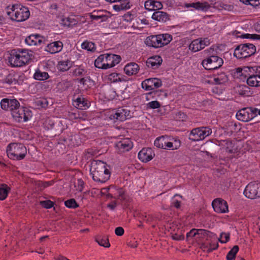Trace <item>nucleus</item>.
I'll list each match as a JSON object with an SVG mask.
<instances>
[{
	"label": "nucleus",
	"mask_w": 260,
	"mask_h": 260,
	"mask_svg": "<svg viewBox=\"0 0 260 260\" xmlns=\"http://www.w3.org/2000/svg\"><path fill=\"white\" fill-rule=\"evenodd\" d=\"M110 167L100 160H92L90 164V173L94 181L105 183L111 175Z\"/></svg>",
	"instance_id": "f257e3e1"
},
{
	"label": "nucleus",
	"mask_w": 260,
	"mask_h": 260,
	"mask_svg": "<svg viewBox=\"0 0 260 260\" xmlns=\"http://www.w3.org/2000/svg\"><path fill=\"white\" fill-rule=\"evenodd\" d=\"M31 54L27 50L18 49L12 50L9 62L12 67H20L27 64L31 59Z\"/></svg>",
	"instance_id": "f03ea898"
},
{
	"label": "nucleus",
	"mask_w": 260,
	"mask_h": 260,
	"mask_svg": "<svg viewBox=\"0 0 260 260\" xmlns=\"http://www.w3.org/2000/svg\"><path fill=\"white\" fill-rule=\"evenodd\" d=\"M121 57L114 54H101L94 61L95 67L101 69H108L120 62Z\"/></svg>",
	"instance_id": "7ed1b4c3"
},
{
	"label": "nucleus",
	"mask_w": 260,
	"mask_h": 260,
	"mask_svg": "<svg viewBox=\"0 0 260 260\" xmlns=\"http://www.w3.org/2000/svg\"><path fill=\"white\" fill-rule=\"evenodd\" d=\"M207 54V56L202 60V64L206 70H216L220 68L223 60L222 58L217 56L214 52L213 48H210L204 51Z\"/></svg>",
	"instance_id": "20e7f679"
},
{
	"label": "nucleus",
	"mask_w": 260,
	"mask_h": 260,
	"mask_svg": "<svg viewBox=\"0 0 260 260\" xmlns=\"http://www.w3.org/2000/svg\"><path fill=\"white\" fill-rule=\"evenodd\" d=\"M172 40V36L171 35L163 34L148 36L144 42L147 46L158 48L168 45Z\"/></svg>",
	"instance_id": "39448f33"
},
{
	"label": "nucleus",
	"mask_w": 260,
	"mask_h": 260,
	"mask_svg": "<svg viewBox=\"0 0 260 260\" xmlns=\"http://www.w3.org/2000/svg\"><path fill=\"white\" fill-rule=\"evenodd\" d=\"M7 155L11 159L20 160L24 158L27 154L26 147L21 143H12L7 148Z\"/></svg>",
	"instance_id": "423d86ee"
},
{
	"label": "nucleus",
	"mask_w": 260,
	"mask_h": 260,
	"mask_svg": "<svg viewBox=\"0 0 260 260\" xmlns=\"http://www.w3.org/2000/svg\"><path fill=\"white\" fill-rule=\"evenodd\" d=\"M7 14L12 20L21 22L29 18L30 12L28 8L17 4L12 6L10 11L7 12Z\"/></svg>",
	"instance_id": "0eeeda50"
},
{
	"label": "nucleus",
	"mask_w": 260,
	"mask_h": 260,
	"mask_svg": "<svg viewBox=\"0 0 260 260\" xmlns=\"http://www.w3.org/2000/svg\"><path fill=\"white\" fill-rule=\"evenodd\" d=\"M154 145L159 148L174 150L180 147L181 142L176 138H170L162 136L155 139Z\"/></svg>",
	"instance_id": "6e6552de"
},
{
	"label": "nucleus",
	"mask_w": 260,
	"mask_h": 260,
	"mask_svg": "<svg viewBox=\"0 0 260 260\" xmlns=\"http://www.w3.org/2000/svg\"><path fill=\"white\" fill-rule=\"evenodd\" d=\"M255 46L252 44H242L238 46L234 51V56L239 59L245 58L254 54Z\"/></svg>",
	"instance_id": "1a4fd4ad"
},
{
	"label": "nucleus",
	"mask_w": 260,
	"mask_h": 260,
	"mask_svg": "<svg viewBox=\"0 0 260 260\" xmlns=\"http://www.w3.org/2000/svg\"><path fill=\"white\" fill-rule=\"evenodd\" d=\"M246 82L249 86L260 87V66L252 67L249 74L245 75Z\"/></svg>",
	"instance_id": "9d476101"
},
{
	"label": "nucleus",
	"mask_w": 260,
	"mask_h": 260,
	"mask_svg": "<svg viewBox=\"0 0 260 260\" xmlns=\"http://www.w3.org/2000/svg\"><path fill=\"white\" fill-rule=\"evenodd\" d=\"M14 121L18 122L27 121L31 117V112L27 108L19 106L11 114Z\"/></svg>",
	"instance_id": "9b49d317"
},
{
	"label": "nucleus",
	"mask_w": 260,
	"mask_h": 260,
	"mask_svg": "<svg viewBox=\"0 0 260 260\" xmlns=\"http://www.w3.org/2000/svg\"><path fill=\"white\" fill-rule=\"evenodd\" d=\"M212 134V129L208 126L193 128L189 134V139L193 141L204 140Z\"/></svg>",
	"instance_id": "f8f14e48"
},
{
	"label": "nucleus",
	"mask_w": 260,
	"mask_h": 260,
	"mask_svg": "<svg viewBox=\"0 0 260 260\" xmlns=\"http://www.w3.org/2000/svg\"><path fill=\"white\" fill-rule=\"evenodd\" d=\"M132 117L130 110L126 108L119 107L112 111L109 118L114 122L123 121Z\"/></svg>",
	"instance_id": "ddd939ff"
},
{
	"label": "nucleus",
	"mask_w": 260,
	"mask_h": 260,
	"mask_svg": "<svg viewBox=\"0 0 260 260\" xmlns=\"http://www.w3.org/2000/svg\"><path fill=\"white\" fill-rule=\"evenodd\" d=\"M244 194L250 199L260 198V184L255 182L249 183L244 190Z\"/></svg>",
	"instance_id": "4468645a"
},
{
	"label": "nucleus",
	"mask_w": 260,
	"mask_h": 260,
	"mask_svg": "<svg viewBox=\"0 0 260 260\" xmlns=\"http://www.w3.org/2000/svg\"><path fill=\"white\" fill-rule=\"evenodd\" d=\"M210 44V40L208 38H200L193 40L189 45V49L192 52H196L205 47L209 45Z\"/></svg>",
	"instance_id": "2eb2a0df"
},
{
	"label": "nucleus",
	"mask_w": 260,
	"mask_h": 260,
	"mask_svg": "<svg viewBox=\"0 0 260 260\" xmlns=\"http://www.w3.org/2000/svg\"><path fill=\"white\" fill-rule=\"evenodd\" d=\"M255 117L253 108H245L239 110L237 114V118L243 122L248 121Z\"/></svg>",
	"instance_id": "dca6fc26"
},
{
	"label": "nucleus",
	"mask_w": 260,
	"mask_h": 260,
	"mask_svg": "<svg viewBox=\"0 0 260 260\" xmlns=\"http://www.w3.org/2000/svg\"><path fill=\"white\" fill-rule=\"evenodd\" d=\"M2 109L6 111L12 112L20 106L19 102L15 99L5 98L0 103Z\"/></svg>",
	"instance_id": "f3484780"
},
{
	"label": "nucleus",
	"mask_w": 260,
	"mask_h": 260,
	"mask_svg": "<svg viewBox=\"0 0 260 260\" xmlns=\"http://www.w3.org/2000/svg\"><path fill=\"white\" fill-rule=\"evenodd\" d=\"M161 85V81L155 78L147 79L142 83V87L146 90H152Z\"/></svg>",
	"instance_id": "a211bd4d"
},
{
	"label": "nucleus",
	"mask_w": 260,
	"mask_h": 260,
	"mask_svg": "<svg viewBox=\"0 0 260 260\" xmlns=\"http://www.w3.org/2000/svg\"><path fill=\"white\" fill-rule=\"evenodd\" d=\"M212 207L217 213H223L229 211L227 202L221 199H216L212 203Z\"/></svg>",
	"instance_id": "6ab92c4d"
},
{
	"label": "nucleus",
	"mask_w": 260,
	"mask_h": 260,
	"mask_svg": "<svg viewBox=\"0 0 260 260\" xmlns=\"http://www.w3.org/2000/svg\"><path fill=\"white\" fill-rule=\"evenodd\" d=\"M133 146V143L129 139H124L116 143L115 145L117 151L120 153L128 151Z\"/></svg>",
	"instance_id": "aec40b11"
},
{
	"label": "nucleus",
	"mask_w": 260,
	"mask_h": 260,
	"mask_svg": "<svg viewBox=\"0 0 260 260\" xmlns=\"http://www.w3.org/2000/svg\"><path fill=\"white\" fill-rule=\"evenodd\" d=\"M154 156L155 154L150 148H143L138 153L139 159L145 162L151 160Z\"/></svg>",
	"instance_id": "412c9836"
},
{
	"label": "nucleus",
	"mask_w": 260,
	"mask_h": 260,
	"mask_svg": "<svg viewBox=\"0 0 260 260\" xmlns=\"http://www.w3.org/2000/svg\"><path fill=\"white\" fill-rule=\"evenodd\" d=\"M62 48V42L60 41H56L48 44L45 48V51L51 54H54L60 52Z\"/></svg>",
	"instance_id": "4be33fe9"
},
{
	"label": "nucleus",
	"mask_w": 260,
	"mask_h": 260,
	"mask_svg": "<svg viewBox=\"0 0 260 260\" xmlns=\"http://www.w3.org/2000/svg\"><path fill=\"white\" fill-rule=\"evenodd\" d=\"M44 41V37L40 35H31L26 37L25 42L29 46L40 45Z\"/></svg>",
	"instance_id": "5701e85b"
},
{
	"label": "nucleus",
	"mask_w": 260,
	"mask_h": 260,
	"mask_svg": "<svg viewBox=\"0 0 260 260\" xmlns=\"http://www.w3.org/2000/svg\"><path fill=\"white\" fill-rule=\"evenodd\" d=\"M140 70L139 65L135 62H130L126 64L124 68V73L128 76L136 75Z\"/></svg>",
	"instance_id": "b1692460"
},
{
	"label": "nucleus",
	"mask_w": 260,
	"mask_h": 260,
	"mask_svg": "<svg viewBox=\"0 0 260 260\" xmlns=\"http://www.w3.org/2000/svg\"><path fill=\"white\" fill-rule=\"evenodd\" d=\"M162 61V58L160 56L155 55L149 57L146 61V64L148 67H151L153 69H156L160 66Z\"/></svg>",
	"instance_id": "393cba45"
},
{
	"label": "nucleus",
	"mask_w": 260,
	"mask_h": 260,
	"mask_svg": "<svg viewBox=\"0 0 260 260\" xmlns=\"http://www.w3.org/2000/svg\"><path fill=\"white\" fill-rule=\"evenodd\" d=\"M144 6L146 9L149 11L159 10L162 8L161 2L154 0H148L145 2Z\"/></svg>",
	"instance_id": "a878e982"
},
{
	"label": "nucleus",
	"mask_w": 260,
	"mask_h": 260,
	"mask_svg": "<svg viewBox=\"0 0 260 260\" xmlns=\"http://www.w3.org/2000/svg\"><path fill=\"white\" fill-rule=\"evenodd\" d=\"M151 18L153 20L160 22H166L170 20V16L167 13L160 11H155Z\"/></svg>",
	"instance_id": "bb28decb"
},
{
	"label": "nucleus",
	"mask_w": 260,
	"mask_h": 260,
	"mask_svg": "<svg viewBox=\"0 0 260 260\" xmlns=\"http://www.w3.org/2000/svg\"><path fill=\"white\" fill-rule=\"evenodd\" d=\"M185 7L186 8L192 7L196 10L207 11L210 8V6L207 2H197L186 3L185 4Z\"/></svg>",
	"instance_id": "cd10ccee"
},
{
	"label": "nucleus",
	"mask_w": 260,
	"mask_h": 260,
	"mask_svg": "<svg viewBox=\"0 0 260 260\" xmlns=\"http://www.w3.org/2000/svg\"><path fill=\"white\" fill-rule=\"evenodd\" d=\"M251 67H252L245 66L242 68H238L236 69L234 73V77L241 79H242V76H244V78H247V77H245V75L249 74Z\"/></svg>",
	"instance_id": "c85d7f7f"
},
{
	"label": "nucleus",
	"mask_w": 260,
	"mask_h": 260,
	"mask_svg": "<svg viewBox=\"0 0 260 260\" xmlns=\"http://www.w3.org/2000/svg\"><path fill=\"white\" fill-rule=\"evenodd\" d=\"M78 23V20L75 16L64 17L61 20V24L65 26L73 27Z\"/></svg>",
	"instance_id": "c756f323"
},
{
	"label": "nucleus",
	"mask_w": 260,
	"mask_h": 260,
	"mask_svg": "<svg viewBox=\"0 0 260 260\" xmlns=\"http://www.w3.org/2000/svg\"><path fill=\"white\" fill-rule=\"evenodd\" d=\"M237 93L241 95L249 96L252 94L249 86L246 85H239L235 88Z\"/></svg>",
	"instance_id": "7c9ffc66"
},
{
	"label": "nucleus",
	"mask_w": 260,
	"mask_h": 260,
	"mask_svg": "<svg viewBox=\"0 0 260 260\" xmlns=\"http://www.w3.org/2000/svg\"><path fill=\"white\" fill-rule=\"evenodd\" d=\"M72 66V62L69 59L63 60L58 61L57 68L61 72L69 70Z\"/></svg>",
	"instance_id": "2f4dec72"
},
{
	"label": "nucleus",
	"mask_w": 260,
	"mask_h": 260,
	"mask_svg": "<svg viewBox=\"0 0 260 260\" xmlns=\"http://www.w3.org/2000/svg\"><path fill=\"white\" fill-rule=\"evenodd\" d=\"M107 80L111 83L125 81L124 76L120 74L112 73L107 76Z\"/></svg>",
	"instance_id": "473e14b6"
},
{
	"label": "nucleus",
	"mask_w": 260,
	"mask_h": 260,
	"mask_svg": "<svg viewBox=\"0 0 260 260\" xmlns=\"http://www.w3.org/2000/svg\"><path fill=\"white\" fill-rule=\"evenodd\" d=\"M221 145L224 148L225 151L230 153H235L236 151V149L234 148L235 144L231 140H223Z\"/></svg>",
	"instance_id": "72a5a7b5"
},
{
	"label": "nucleus",
	"mask_w": 260,
	"mask_h": 260,
	"mask_svg": "<svg viewBox=\"0 0 260 260\" xmlns=\"http://www.w3.org/2000/svg\"><path fill=\"white\" fill-rule=\"evenodd\" d=\"M197 235L201 236V238H204L206 236L207 237L211 238L215 240H216L217 236L215 234H214L208 230L204 229H196Z\"/></svg>",
	"instance_id": "f704fd0d"
},
{
	"label": "nucleus",
	"mask_w": 260,
	"mask_h": 260,
	"mask_svg": "<svg viewBox=\"0 0 260 260\" xmlns=\"http://www.w3.org/2000/svg\"><path fill=\"white\" fill-rule=\"evenodd\" d=\"M226 132L228 134L232 135L234 133L237 132L239 128L238 125L233 121H229L226 125Z\"/></svg>",
	"instance_id": "c9c22d12"
},
{
	"label": "nucleus",
	"mask_w": 260,
	"mask_h": 260,
	"mask_svg": "<svg viewBox=\"0 0 260 260\" xmlns=\"http://www.w3.org/2000/svg\"><path fill=\"white\" fill-rule=\"evenodd\" d=\"M95 241L101 246L105 247H109L110 244L107 236H98L95 238Z\"/></svg>",
	"instance_id": "e433bc0d"
},
{
	"label": "nucleus",
	"mask_w": 260,
	"mask_h": 260,
	"mask_svg": "<svg viewBox=\"0 0 260 260\" xmlns=\"http://www.w3.org/2000/svg\"><path fill=\"white\" fill-rule=\"evenodd\" d=\"M106 12L104 11H99L96 13H94L91 15V18L95 20H101L102 21H104L107 20L108 18V16H106L105 14Z\"/></svg>",
	"instance_id": "4c0bfd02"
},
{
	"label": "nucleus",
	"mask_w": 260,
	"mask_h": 260,
	"mask_svg": "<svg viewBox=\"0 0 260 260\" xmlns=\"http://www.w3.org/2000/svg\"><path fill=\"white\" fill-rule=\"evenodd\" d=\"M213 81L216 84H221L228 81V77L224 73H221L218 75L215 76Z\"/></svg>",
	"instance_id": "58836bf2"
},
{
	"label": "nucleus",
	"mask_w": 260,
	"mask_h": 260,
	"mask_svg": "<svg viewBox=\"0 0 260 260\" xmlns=\"http://www.w3.org/2000/svg\"><path fill=\"white\" fill-rule=\"evenodd\" d=\"M203 248L207 249V252L210 253L213 250L217 249L219 246L218 243L217 241L215 242H210L207 244L205 243L202 245Z\"/></svg>",
	"instance_id": "ea45409f"
},
{
	"label": "nucleus",
	"mask_w": 260,
	"mask_h": 260,
	"mask_svg": "<svg viewBox=\"0 0 260 260\" xmlns=\"http://www.w3.org/2000/svg\"><path fill=\"white\" fill-rule=\"evenodd\" d=\"M34 78L38 80H45L49 78V75L47 72H42L40 70H38L34 74Z\"/></svg>",
	"instance_id": "a19ab883"
},
{
	"label": "nucleus",
	"mask_w": 260,
	"mask_h": 260,
	"mask_svg": "<svg viewBox=\"0 0 260 260\" xmlns=\"http://www.w3.org/2000/svg\"><path fill=\"white\" fill-rule=\"evenodd\" d=\"M74 102L76 106L80 109L88 107V101L84 98H78Z\"/></svg>",
	"instance_id": "79ce46f5"
},
{
	"label": "nucleus",
	"mask_w": 260,
	"mask_h": 260,
	"mask_svg": "<svg viewBox=\"0 0 260 260\" xmlns=\"http://www.w3.org/2000/svg\"><path fill=\"white\" fill-rule=\"evenodd\" d=\"M239 249L238 245H235L228 253L226 258V260H233L236 257V255Z\"/></svg>",
	"instance_id": "37998d69"
},
{
	"label": "nucleus",
	"mask_w": 260,
	"mask_h": 260,
	"mask_svg": "<svg viewBox=\"0 0 260 260\" xmlns=\"http://www.w3.org/2000/svg\"><path fill=\"white\" fill-rule=\"evenodd\" d=\"M82 49L87 50V51H93L95 50V44L88 41H85L81 44Z\"/></svg>",
	"instance_id": "c03bdc74"
},
{
	"label": "nucleus",
	"mask_w": 260,
	"mask_h": 260,
	"mask_svg": "<svg viewBox=\"0 0 260 260\" xmlns=\"http://www.w3.org/2000/svg\"><path fill=\"white\" fill-rule=\"evenodd\" d=\"M9 190L10 188L6 185H2V187H0V200H4L7 198Z\"/></svg>",
	"instance_id": "a18cd8bd"
},
{
	"label": "nucleus",
	"mask_w": 260,
	"mask_h": 260,
	"mask_svg": "<svg viewBox=\"0 0 260 260\" xmlns=\"http://www.w3.org/2000/svg\"><path fill=\"white\" fill-rule=\"evenodd\" d=\"M64 205L67 207L70 208H76L79 207L78 204L74 199H71L65 201Z\"/></svg>",
	"instance_id": "49530a36"
},
{
	"label": "nucleus",
	"mask_w": 260,
	"mask_h": 260,
	"mask_svg": "<svg viewBox=\"0 0 260 260\" xmlns=\"http://www.w3.org/2000/svg\"><path fill=\"white\" fill-rule=\"evenodd\" d=\"M230 234L229 233H221L220 234V238H217L216 240L218 239V240L221 243H225L228 242L230 240Z\"/></svg>",
	"instance_id": "de8ad7c7"
},
{
	"label": "nucleus",
	"mask_w": 260,
	"mask_h": 260,
	"mask_svg": "<svg viewBox=\"0 0 260 260\" xmlns=\"http://www.w3.org/2000/svg\"><path fill=\"white\" fill-rule=\"evenodd\" d=\"M36 104L39 108H46L48 106V102L46 99L42 98L36 101Z\"/></svg>",
	"instance_id": "09e8293b"
},
{
	"label": "nucleus",
	"mask_w": 260,
	"mask_h": 260,
	"mask_svg": "<svg viewBox=\"0 0 260 260\" xmlns=\"http://www.w3.org/2000/svg\"><path fill=\"white\" fill-rule=\"evenodd\" d=\"M84 70L82 68L79 67H77L74 69L72 71V74L73 76H83L84 74Z\"/></svg>",
	"instance_id": "8fccbe9b"
},
{
	"label": "nucleus",
	"mask_w": 260,
	"mask_h": 260,
	"mask_svg": "<svg viewBox=\"0 0 260 260\" xmlns=\"http://www.w3.org/2000/svg\"><path fill=\"white\" fill-rule=\"evenodd\" d=\"M240 1L246 5H250L253 7L260 5V0H240Z\"/></svg>",
	"instance_id": "3c124183"
},
{
	"label": "nucleus",
	"mask_w": 260,
	"mask_h": 260,
	"mask_svg": "<svg viewBox=\"0 0 260 260\" xmlns=\"http://www.w3.org/2000/svg\"><path fill=\"white\" fill-rule=\"evenodd\" d=\"M147 108L148 109H157L160 107L159 102L157 101H153L149 102L146 105Z\"/></svg>",
	"instance_id": "603ef678"
},
{
	"label": "nucleus",
	"mask_w": 260,
	"mask_h": 260,
	"mask_svg": "<svg viewBox=\"0 0 260 260\" xmlns=\"http://www.w3.org/2000/svg\"><path fill=\"white\" fill-rule=\"evenodd\" d=\"M6 82L10 84H15L17 82V80L15 75L9 74L6 78Z\"/></svg>",
	"instance_id": "864d4df0"
},
{
	"label": "nucleus",
	"mask_w": 260,
	"mask_h": 260,
	"mask_svg": "<svg viewBox=\"0 0 260 260\" xmlns=\"http://www.w3.org/2000/svg\"><path fill=\"white\" fill-rule=\"evenodd\" d=\"M40 204L46 209H50L54 206V203L50 200L41 201Z\"/></svg>",
	"instance_id": "5fc2aeb1"
},
{
	"label": "nucleus",
	"mask_w": 260,
	"mask_h": 260,
	"mask_svg": "<svg viewBox=\"0 0 260 260\" xmlns=\"http://www.w3.org/2000/svg\"><path fill=\"white\" fill-rule=\"evenodd\" d=\"M242 38L247 39H251L253 40H260V35L256 34H246L242 35Z\"/></svg>",
	"instance_id": "6e6d98bb"
},
{
	"label": "nucleus",
	"mask_w": 260,
	"mask_h": 260,
	"mask_svg": "<svg viewBox=\"0 0 260 260\" xmlns=\"http://www.w3.org/2000/svg\"><path fill=\"white\" fill-rule=\"evenodd\" d=\"M54 181L53 180L46 182H41V183H39V185L41 186V187L45 188L49 186L52 185L54 184Z\"/></svg>",
	"instance_id": "4d7b16f0"
},
{
	"label": "nucleus",
	"mask_w": 260,
	"mask_h": 260,
	"mask_svg": "<svg viewBox=\"0 0 260 260\" xmlns=\"http://www.w3.org/2000/svg\"><path fill=\"white\" fill-rule=\"evenodd\" d=\"M122 10H127L130 8L129 2L128 0L122 1L120 4Z\"/></svg>",
	"instance_id": "13d9d810"
},
{
	"label": "nucleus",
	"mask_w": 260,
	"mask_h": 260,
	"mask_svg": "<svg viewBox=\"0 0 260 260\" xmlns=\"http://www.w3.org/2000/svg\"><path fill=\"white\" fill-rule=\"evenodd\" d=\"M142 219L146 222H151L153 220V216L151 215L142 214L141 216Z\"/></svg>",
	"instance_id": "bf43d9fd"
},
{
	"label": "nucleus",
	"mask_w": 260,
	"mask_h": 260,
	"mask_svg": "<svg viewBox=\"0 0 260 260\" xmlns=\"http://www.w3.org/2000/svg\"><path fill=\"white\" fill-rule=\"evenodd\" d=\"M134 15L128 12L123 16V19L126 22H130L134 19Z\"/></svg>",
	"instance_id": "052dcab7"
},
{
	"label": "nucleus",
	"mask_w": 260,
	"mask_h": 260,
	"mask_svg": "<svg viewBox=\"0 0 260 260\" xmlns=\"http://www.w3.org/2000/svg\"><path fill=\"white\" fill-rule=\"evenodd\" d=\"M124 232V229L123 228L119 226L115 229V233L117 236H121L123 235Z\"/></svg>",
	"instance_id": "680f3d73"
},
{
	"label": "nucleus",
	"mask_w": 260,
	"mask_h": 260,
	"mask_svg": "<svg viewBox=\"0 0 260 260\" xmlns=\"http://www.w3.org/2000/svg\"><path fill=\"white\" fill-rule=\"evenodd\" d=\"M196 231V229H192L189 232H188L186 234V237L188 238L189 237L193 238L196 235H197Z\"/></svg>",
	"instance_id": "e2e57ef3"
},
{
	"label": "nucleus",
	"mask_w": 260,
	"mask_h": 260,
	"mask_svg": "<svg viewBox=\"0 0 260 260\" xmlns=\"http://www.w3.org/2000/svg\"><path fill=\"white\" fill-rule=\"evenodd\" d=\"M172 238L173 240H181L183 239V236L182 235H178L177 234H173L172 236Z\"/></svg>",
	"instance_id": "0e129e2a"
},
{
	"label": "nucleus",
	"mask_w": 260,
	"mask_h": 260,
	"mask_svg": "<svg viewBox=\"0 0 260 260\" xmlns=\"http://www.w3.org/2000/svg\"><path fill=\"white\" fill-rule=\"evenodd\" d=\"M69 117L72 119H80L81 117L79 116V114L77 115V114L75 113H71L69 114Z\"/></svg>",
	"instance_id": "69168bd1"
},
{
	"label": "nucleus",
	"mask_w": 260,
	"mask_h": 260,
	"mask_svg": "<svg viewBox=\"0 0 260 260\" xmlns=\"http://www.w3.org/2000/svg\"><path fill=\"white\" fill-rule=\"evenodd\" d=\"M221 7L222 9L228 11H231L233 9V6L230 5L223 4Z\"/></svg>",
	"instance_id": "338daca9"
},
{
	"label": "nucleus",
	"mask_w": 260,
	"mask_h": 260,
	"mask_svg": "<svg viewBox=\"0 0 260 260\" xmlns=\"http://www.w3.org/2000/svg\"><path fill=\"white\" fill-rule=\"evenodd\" d=\"M117 206L116 202H113L107 205V207L111 210H114Z\"/></svg>",
	"instance_id": "774afa93"
}]
</instances>
